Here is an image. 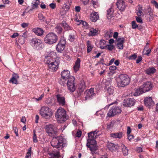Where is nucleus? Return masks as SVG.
<instances>
[{
	"instance_id": "nucleus-45",
	"label": "nucleus",
	"mask_w": 158,
	"mask_h": 158,
	"mask_svg": "<svg viewBox=\"0 0 158 158\" xmlns=\"http://www.w3.org/2000/svg\"><path fill=\"white\" fill-rule=\"evenodd\" d=\"M137 57V55L136 53H134L128 57V59L130 60H134Z\"/></svg>"
},
{
	"instance_id": "nucleus-54",
	"label": "nucleus",
	"mask_w": 158,
	"mask_h": 158,
	"mask_svg": "<svg viewBox=\"0 0 158 158\" xmlns=\"http://www.w3.org/2000/svg\"><path fill=\"white\" fill-rule=\"evenodd\" d=\"M112 32H107L105 34V36L107 37L108 38H110L112 35Z\"/></svg>"
},
{
	"instance_id": "nucleus-38",
	"label": "nucleus",
	"mask_w": 158,
	"mask_h": 158,
	"mask_svg": "<svg viewBox=\"0 0 158 158\" xmlns=\"http://www.w3.org/2000/svg\"><path fill=\"white\" fill-rule=\"evenodd\" d=\"M40 2L39 0H35L34 2H33L32 3V9H31L30 10H31L35 8H37L38 5L39 4Z\"/></svg>"
},
{
	"instance_id": "nucleus-61",
	"label": "nucleus",
	"mask_w": 158,
	"mask_h": 158,
	"mask_svg": "<svg viewBox=\"0 0 158 158\" xmlns=\"http://www.w3.org/2000/svg\"><path fill=\"white\" fill-rule=\"evenodd\" d=\"M56 4L54 3H51L49 5V6L52 9H54L56 7Z\"/></svg>"
},
{
	"instance_id": "nucleus-14",
	"label": "nucleus",
	"mask_w": 158,
	"mask_h": 158,
	"mask_svg": "<svg viewBox=\"0 0 158 158\" xmlns=\"http://www.w3.org/2000/svg\"><path fill=\"white\" fill-rule=\"evenodd\" d=\"M135 102V100L134 98H128L123 101V104L124 106L130 107L134 106Z\"/></svg>"
},
{
	"instance_id": "nucleus-44",
	"label": "nucleus",
	"mask_w": 158,
	"mask_h": 158,
	"mask_svg": "<svg viewBox=\"0 0 158 158\" xmlns=\"http://www.w3.org/2000/svg\"><path fill=\"white\" fill-rule=\"evenodd\" d=\"M25 40H24L22 37H21L20 36H19V38L18 40V43L19 45H22L23 44Z\"/></svg>"
},
{
	"instance_id": "nucleus-18",
	"label": "nucleus",
	"mask_w": 158,
	"mask_h": 158,
	"mask_svg": "<svg viewBox=\"0 0 158 158\" xmlns=\"http://www.w3.org/2000/svg\"><path fill=\"white\" fill-rule=\"evenodd\" d=\"M56 60V57L55 58H53L51 56H45L44 60V61L45 64H47L48 65L51 63H53L54 61Z\"/></svg>"
},
{
	"instance_id": "nucleus-32",
	"label": "nucleus",
	"mask_w": 158,
	"mask_h": 158,
	"mask_svg": "<svg viewBox=\"0 0 158 158\" xmlns=\"http://www.w3.org/2000/svg\"><path fill=\"white\" fill-rule=\"evenodd\" d=\"M123 135V133L122 132H120L119 133H112L110 134V136L111 137L117 138H118L119 139H121Z\"/></svg>"
},
{
	"instance_id": "nucleus-1",
	"label": "nucleus",
	"mask_w": 158,
	"mask_h": 158,
	"mask_svg": "<svg viewBox=\"0 0 158 158\" xmlns=\"http://www.w3.org/2000/svg\"><path fill=\"white\" fill-rule=\"evenodd\" d=\"M101 134V133L97 130L88 133L86 146L89 149L92 154L96 153L98 149L96 145V141L95 139Z\"/></svg>"
},
{
	"instance_id": "nucleus-25",
	"label": "nucleus",
	"mask_w": 158,
	"mask_h": 158,
	"mask_svg": "<svg viewBox=\"0 0 158 158\" xmlns=\"http://www.w3.org/2000/svg\"><path fill=\"white\" fill-rule=\"evenodd\" d=\"M19 78L18 74L15 73H13L12 74V77L10 80V81L15 84H18L17 79Z\"/></svg>"
},
{
	"instance_id": "nucleus-13",
	"label": "nucleus",
	"mask_w": 158,
	"mask_h": 158,
	"mask_svg": "<svg viewBox=\"0 0 158 158\" xmlns=\"http://www.w3.org/2000/svg\"><path fill=\"white\" fill-rule=\"evenodd\" d=\"M116 5L119 10L123 11L125 10L126 5L123 0H117Z\"/></svg>"
},
{
	"instance_id": "nucleus-57",
	"label": "nucleus",
	"mask_w": 158,
	"mask_h": 158,
	"mask_svg": "<svg viewBox=\"0 0 158 158\" xmlns=\"http://www.w3.org/2000/svg\"><path fill=\"white\" fill-rule=\"evenodd\" d=\"M147 11L148 14L152 13L153 12V10L149 6H148Z\"/></svg>"
},
{
	"instance_id": "nucleus-50",
	"label": "nucleus",
	"mask_w": 158,
	"mask_h": 158,
	"mask_svg": "<svg viewBox=\"0 0 158 158\" xmlns=\"http://www.w3.org/2000/svg\"><path fill=\"white\" fill-rule=\"evenodd\" d=\"M138 26L136 24L135 22L133 21L132 22V27L133 29H135L137 28Z\"/></svg>"
},
{
	"instance_id": "nucleus-11",
	"label": "nucleus",
	"mask_w": 158,
	"mask_h": 158,
	"mask_svg": "<svg viewBox=\"0 0 158 158\" xmlns=\"http://www.w3.org/2000/svg\"><path fill=\"white\" fill-rule=\"evenodd\" d=\"M65 40L64 38H61L56 47V49L57 51L59 52H62L65 48Z\"/></svg>"
},
{
	"instance_id": "nucleus-59",
	"label": "nucleus",
	"mask_w": 158,
	"mask_h": 158,
	"mask_svg": "<svg viewBox=\"0 0 158 158\" xmlns=\"http://www.w3.org/2000/svg\"><path fill=\"white\" fill-rule=\"evenodd\" d=\"M13 130H14V131L15 134L16 136H19V134L18 133V130L17 129V128L16 127H14Z\"/></svg>"
},
{
	"instance_id": "nucleus-41",
	"label": "nucleus",
	"mask_w": 158,
	"mask_h": 158,
	"mask_svg": "<svg viewBox=\"0 0 158 158\" xmlns=\"http://www.w3.org/2000/svg\"><path fill=\"white\" fill-rule=\"evenodd\" d=\"M106 41L104 40H101L100 42V47L102 49H105L106 48V46H104Z\"/></svg>"
},
{
	"instance_id": "nucleus-46",
	"label": "nucleus",
	"mask_w": 158,
	"mask_h": 158,
	"mask_svg": "<svg viewBox=\"0 0 158 158\" xmlns=\"http://www.w3.org/2000/svg\"><path fill=\"white\" fill-rule=\"evenodd\" d=\"M31 148L30 147L28 149V151L27 153L26 156H25L26 158H30L31 156Z\"/></svg>"
},
{
	"instance_id": "nucleus-26",
	"label": "nucleus",
	"mask_w": 158,
	"mask_h": 158,
	"mask_svg": "<svg viewBox=\"0 0 158 158\" xmlns=\"http://www.w3.org/2000/svg\"><path fill=\"white\" fill-rule=\"evenodd\" d=\"M61 76L62 77L66 78L68 80L69 78L71 77L70 76V72L68 70H64L61 73Z\"/></svg>"
},
{
	"instance_id": "nucleus-8",
	"label": "nucleus",
	"mask_w": 158,
	"mask_h": 158,
	"mask_svg": "<svg viewBox=\"0 0 158 158\" xmlns=\"http://www.w3.org/2000/svg\"><path fill=\"white\" fill-rule=\"evenodd\" d=\"M40 114L41 116L46 119L49 118L52 115L51 110L46 106H43L41 108Z\"/></svg>"
},
{
	"instance_id": "nucleus-55",
	"label": "nucleus",
	"mask_w": 158,
	"mask_h": 158,
	"mask_svg": "<svg viewBox=\"0 0 158 158\" xmlns=\"http://www.w3.org/2000/svg\"><path fill=\"white\" fill-rule=\"evenodd\" d=\"M136 19L138 23H143L142 19L140 17L136 16Z\"/></svg>"
},
{
	"instance_id": "nucleus-7",
	"label": "nucleus",
	"mask_w": 158,
	"mask_h": 158,
	"mask_svg": "<svg viewBox=\"0 0 158 158\" xmlns=\"http://www.w3.org/2000/svg\"><path fill=\"white\" fill-rule=\"evenodd\" d=\"M31 43L34 48L37 50H41L44 47V45L42 41L36 38H33L31 40Z\"/></svg>"
},
{
	"instance_id": "nucleus-34",
	"label": "nucleus",
	"mask_w": 158,
	"mask_h": 158,
	"mask_svg": "<svg viewBox=\"0 0 158 158\" xmlns=\"http://www.w3.org/2000/svg\"><path fill=\"white\" fill-rule=\"evenodd\" d=\"M62 26L66 30H73L72 27H70L68 25L65 21H63L62 22Z\"/></svg>"
},
{
	"instance_id": "nucleus-24",
	"label": "nucleus",
	"mask_w": 158,
	"mask_h": 158,
	"mask_svg": "<svg viewBox=\"0 0 158 158\" xmlns=\"http://www.w3.org/2000/svg\"><path fill=\"white\" fill-rule=\"evenodd\" d=\"M80 59L79 58H77L73 67L74 70L75 72H76L79 70L80 67Z\"/></svg>"
},
{
	"instance_id": "nucleus-6",
	"label": "nucleus",
	"mask_w": 158,
	"mask_h": 158,
	"mask_svg": "<svg viewBox=\"0 0 158 158\" xmlns=\"http://www.w3.org/2000/svg\"><path fill=\"white\" fill-rule=\"evenodd\" d=\"M57 40V36L53 32L48 33L46 35L44 39L45 43L49 44H52L56 43Z\"/></svg>"
},
{
	"instance_id": "nucleus-56",
	"label": "nucleus",
	"mask_w": 158,
	"mask_h": 158,
	"mask_svg": "<svg viewBox=\"0 0 158 158\" xmlns=\"http://www.w3.org/2000/svg\"><path fill=\"white\" fill-rule=\"evenodd\" d=\"M19 36L21 37H22V38L25 40V38L27 37V33L26 32H24L22 35H20Z\"/></svg>"
},
{
	"instance_id": "nucleus-40",
	"label": "nucleus",
	"mask_w": 158,
	"mask_h": 158,
	"mask_svg": "<svg viewBox=\"0 0 158 158\" xmlns=\"http://www.w3.org/2000/svg\"><path fill=\"white\" fill-rule=\"evenodd\" d=\"M52 98H46L45 102L48 106H52L54 104V103L52 102Z\"/></svg>"
},
{
	"instance_id": "nucleus-52",
	"label": "nucleus",
	"mask_w": 158,
	"mask_h": 158,
	"mask_svg": "<svg viewBox=\"0 0 158 158\" xmlns=\"http://www.w3.org/2000/svg\"><path fill=\"white\" fill-rule=\"evenodd\" d=\"M33 141L34 143H37L38 141L37 137L35 133V131H34V133L33 138Z\"/></svg>"
},
{
	"instance_id": "nucleus-36",
	"label": "nucleus",
	"mask_w": 158,
	"mask_h": 158,
	"mask_svg": "<svg viewBox=\"0 0 158 158\" xmlns=\"http://www.w3.org/2000/svg\"><path fill=\"white\" fill-rule=\"evenodd\" d=\"M87 52L89 53L92 51L93 48V46L91 44L90 41L89 40L87 41Z\"/></svg>"
},
{
	"instance_id": "nucleus-33",
	"label": "nucleus",
	"mask_w": 158,
	"mask_h": 158,
	"mask_svg": "<svg viewBox=\"0 0 158 158\" xmlns=\"http://www.w3.org/2000/svg\"><path fill=\"white\" fill-rule=\"evenodd\" d=\"M121 147L122 149V152L123 155L124 156L127 155L128 154V150L127 148V147L123 144H122Z\"/></svg>"
},
{
	"instance_id": "nucleus-2",
	"label": "nucleus",
	"mask_w": 158,
	"mask_h": 158,
	"mask_svg": "<svg viewBox=\"0 0 158 158\" xmlns=\"http://www.w3.org/2000/svg\"><path fill=\"white\" fill-rule=\"evenodd\" d=\"M130 81V79L126 74H121L117 79V84L118 87H124L129 83Z\"/></svg>"
},
{
	"instance_id": "nucleus-4",
	"label": "nucleus",
	"mask_w": 158,
	"mask_h": 158,
	"mask_svg": "<svg viewBox=\"0 0 158 158\" xmlns=\"http://www.w3.org/2000/svg\"><path fill=\"white\" fill-rule=\"evenodd\" d=\"M53 138L51 142L52 146L57 148L63 147V138L61 136L57 137L53 136Z\"/></svg>"
},
{
	"instance_id": "nucleus-5",
	"label": "nucleus",
	"mask_w": 158,
	"mask_h": 158,
	"mask_svg": "<svg viewBox=\"0 0 158 158\" xmlns=\"http://www.w3.org/2000/svg\"><path fill=\"white\" fill-rule=\"evenodd\" d=\"M45 129L49 136H54L57 134L58 130L56 127L52 124H49L46 125Z\"/></svg>"
},
{
	"instance_id": "nucleus-35",
	"label": "nucleus",
	"mask_w": 158,
	"mask_h": 158,
	"mask_svg": "<svg viewBox=\"0 0 158 158\" xmlns=\"http://www.w3.org/2000/svg\"><path fill=\"white\" fill-rule=\"evenodd\" d=\"M62 25L60 24H58L55 27V31L58 34H60L63 30V29L61 27Z\"/></svg>"
},
{
	"instance_id": "nucleus-15",
	"label": "nucleus",
	"mask_w": 158,
	"mask_h": 158,
	"mask_svg": "<svg viewBox=\"0 0 158 158\" xmlns=\"http://www.w3.org/2000/svg\"><path fill=\"white\" fill-rule=\"evenodd\" d=\"M85 94L86 95L85 97V100H86L92 98V97L95 95V93H94V89L93 88H90L88 90H87L85 92Z\"/></svg>"
},
{
	"instance_id": "nucleus-42",
	"label": "nucleus",
	"mask_w": 158,
	"mask_h": 158,
	"mask_svg": "<svg viewBox=\"0 0 158 158\" xmlns=\"http://www.w3.org/2000/svg\"><path fill=\"white\" fill-rule=\"evenodd\" d=\"M66 80L67 79L66 78L61 77V78L60 79L59 82L60 84L64 86L66 84Z\"/></svg>"
},
{
	"instance_id": "nucleus-16",
	"label": "nucleus",
	"mask_w": 158,
	"mask_h": 158,
	"mask_svg": "<svg viewBox=\"0 0 158 158\" xmlns=\"http://www.w3.org/2000/svg\"><path fill=\"white\" fill-rule=\"evenodd\" d=\"M152 88V84L150 82L148 81L145 82L141 88L144 93L151 90Z\"/></svg>"
},
{
	"instance_id": "nucleus-51",
	"label": "nucleus",
	"mask_w": 158,
	"mask_h": 158,
	"mask_svg": "<svg viewBox=\"0 0 158 158\" xmlns=\"http://www.w3.org/2000/svg\"><path fill=\"white\" fill-rule=\"evenodd\" d=\"M117 41L118 42V43L123 44L124 41V38L123 37L118 38Z\"/></svg>"
},
{
	"instance_id": "nucleus-17",
	"label": "nucleus",
	"mask_w": 158,
	"mask_h": 158,
	"mask_svg": "<svg viewBox=\"0 0 158 158\" xmlns=\"http://www.w3.org/2000/svg\"><path fill=\"white\" fill-rule=\"evenodd\" d=\"M144 104L146 106L150 108L154 104V102L152 100L151 97H147L144 99Z\"/></svg>"
},
{
	"instance_id": "nucleus-31",
	"label": "nucleus",
	"mask_w": 158,
	"mask_h": 158,
	"mask_svg": "<svg viewBox=\"0 0 158 158\" xmlns=\"http://www.w3.org/2000/svg\"><path fill=\"white\" fill-rule=\"evenodd\" d=\"M98 30L93 28H91L89 30V32L88 33V35L90 36H95L98 34Z\"/></svg>"
},
{
	"instance_id": "nucleus-62",
	"label": "nucleus",
	"mask_w": 158,
	"mask_h": 158,
	"mask_svg": "<svg viewBox=\"0 0 158 158\" xmlns=\"http://www.w3.org/2000/svg\"><path fill=\"white\" fill-rule=\"evenodd\" d=\"M116 69V67L115 66H112L110 67L109 69L111 71L115 70Z\"/></svg>"
},
{
	"instance_id": "nucleus-37",
	"label": "nucleus",
	"mask_w": 158,
	"mask_h": 158,
	"mask_svg": "<svg viewBox=\"0 0 158 158\" xmlns=\"http://www.w3.org/2000/svg\"><path fill=\"white\" fill-rule=\"evenodd\" d=\"M142 9L141 6L139 5L138 8L136 10V13L137 15L139 16H141L142 14Z\"/></svg>"
},
{
	"instance_id": "nucleus-47",
	"label": "nucleus",
	"mask_w": 158,
	"mask_h": 158,
	"mask_svg": "<svg viewBox=\"0 0 158 158\" xmlns=\"http://www.w3.org/2000/svg\"><path fill=\"white\" fill-rule=\"evenodd\" d=\"M38 17L39 19L41 21H45V17H44L42 14H39Z\"/></svg>"
},
{
	"instance_id": "nucleus-64",
	"label": "nucleus",
	"mask_w": 158,
	"mask_h": 158,
	"mask_svg": "<svg viewBox=\"0 0 158 158\" xmlns=\"http://www.w3.org/2000/svg\"><path fill=\"white\" fill-rule=\"evenodd\" d=\"M28 25V24L27 23H24L21 24L22 27L24 28L26 27H27Z\"/></svg>"
},
{
	"instance_id": "nucleus-10",
	"label": "nucleus",
	"mask_w": 158,
	"mask_h": 158,
	"mask_svg": "<svg viewBox=\"0 0 158 158\" xmlns=\"http://www.w3.org/2000/svg\"><path fill=\"white\" fill-rule=\"evenodd\" d=\"M121 108L117 106H113L109 111L107 115L109 117L114 116L118 114L121 112Z\"/></svg>"
},
{
	"instance_id": "nucleus-19",
	"label": "nucleus",
	"mask_w": 158,
	"mask_h": 158,
	"mask_svg": "<svg viewBox=\"0 0 158 158\" xmlns=\"http://www.w3.org/2000/svg\"><path fill=\"white\" fill-rule=\"evenodd\" d=\"M99 18V16L98 12H93L90 15L89 19L91 21L95 22Z\"/></svg>"
},
{
	"instance_id": "nucleus-12",
	"label": "nucleus",
	"mask_w": 158,
	"mask_h": 158,
	"mask_svg": "<svg viewBox=\"0 0 158 158\" xmlns=\"http://www.w3.org/2000/svg\"><path fill=\"white\" fill-rule=\"evenodd\" d=\"M60 61L59 58L58 57H56V60L54 61L53 63H51L48 65L49 71L52 72L56 71L58 68Z\"/></svg>"
},
{
	"instance_id": "nucleus-48",
	"label": "nucleus",
	"mask_w": 158,
	"mask_h": 158,
	"mask_svg": "<svg viewBox=\"0 0 158 158\" xmlns=\"http://www.w3.org/2000/svg\"><path fill=\"white\" fill-rule=\"evenodd\" d=\"M151 2L156 8L158 9V3L156 1L152 0L151 1Z\"/></svg>"
},
{
	"instance_id": "nucleus-21",
	"label": "nucleus",
	"mask_w": 158,
	"mask_h": 158,
	"mask_svg": "<svg viewBox=\"0 0 158 158\" xmlns=\"http://www.w3.org/2000/svg\"><path fill=\"white\" fill-rule=\"evenodd\" d=\"M114 12V9L111 7L107 10V18L108 19L111 20L114 19L113 14Z\"/></svg>"
},
{
	"instance_id": "nucleus-53",
	"label": "nucleus",
	"mask_w": 158,
	"mask_h": 158,
	"mask_svg": "<svg viewBox=\"0 0 158 158\" xmlns=\"http://www.w3.org/2000/svg\"><path fill=\"white\" fill-rule=\"evenodd\" d=\"M117 46L118 48L120 49H122L123 48V44L122 43H118Z\"/></svg>"
},
{
	"instance_id": "nucleus-58",
	"label": "nucleus",
	"mask_w": 158,
	"mask_h": 158,
	"mask_svg": "<svg viewBox=\"0 0 158 158\" xmlns=\"http://www.w3.org/2000/svg\"><path fill=\"white\" fill-rule=\"evenodd\" d=\"M82 132L80 131H78L76 133V136L80 137L81 135Z\"/></svg>"
},
{
	"instance_id": "nucleus-60",
	"label": "nucleus",
	"mask_w": 158,
	"mask_h": 158,
	"mask_svg": "<svg viewBox=\"0 0 158 158\" xmlns=\"http://www.w3.org/2000/svg\"><path fill=\"white\" fill-rule=\"evenodd\" d=\"M142 60V58L141 56H139L138 57V59H137L136 60V63H139V62H140Z\"/></svg>"
},
{
	"instance_id": "nucleus-9",
	"label": "nucleus",
	"mask_w": 158,
	"mask_h": 158,
	"mask_svg": "<svg viewBox=\"0 0 158 158\" xmlns=\"http://www.w3.org/2000/svg\"><path fill=\"white\" fill-rule=\"evenodd\" d=\"M75 78L73 76L71 77L67 81V85L69 90L71 92H73L76 89V86L75 84Z\"/></svg>"
},
{
	"instance_id": "nucleus-22",
	"label": "nucleus",
	"mask_w": 158,
	"mask_h": 158,
	"mask_svg": "<svg viewBox=\"0 0 158 158\" xmlns=\"http://www.w3.org/2000/svg\"><path fill=\"white\" fill-rule=\"evenodd\" d=\"M107 147L110 150L112 151L117 150L119 148V147L118 145H115L111 143L108 144L107 145Z\"/></svg>"
},
{
	"instance_id": "nucleus-23",
	"label": "nucleus",
	"mask_w": 158,
	"mask_h": 158,
	"mask_svg": "<svg viewBox=\"0 0 158 158\" xmlns=\"http://www.w3.org/2000/svg\"><path fill=\"white\" fill-rule=\"evenodd\" d=\"M33 31L36 35L38 36H41L43 34L44 31L41 28L37 27L34 28Z\"/></svg>"
},
{
	"instance_id": "nucleus-3",
	"label": "nucleus",
	"mask_w": 158,
	"mask_h": 158,
	"mask_svg": "<svg viewBox=\"0 0 158 158\" xmlns=\"http://www.w3.org/2000/svg\"><path fill=\"white\" fill-rule=\"evenodd\" d=\"M55 117L58 122L60 123L64 122L67 119L66 112L63 109H58L55 114Z\"/></svg>"
},
{
	"instance_id": "nucleus-20",
	"label": "nucleus",
	"mask_w": 158,
	"mask_h": 158,
	"mask_svg": "<svg viewBox=\"0 0 158 158\" xmlns=\"http://www.w3.org/2000/svg\"><path fill=\"white\" fill-rule=\"evenodd\" d=\"M57 101L59 104L61 106H64L65 104V98L64 97L60 94L56 95Z\"/></svg>"
},
{
	"instance_id": "nucleus-27",
	"label": "nucleus",
	"mask_w": 158,
	"mask_h": 158,
	"mask_svg": "<svg viewBox=\"0 0 158 158\" xmlns=\"http://www.w3.org/2000/svg\"><path fill=\"white\" fill-rule=\"evenodd\" d=\"M70 34L69 36V40L71 42H73L74 41L76 38V31L73 30L69 33Z\"/></svg>"
},
{
	"instance_id": "nucleus-63",
	"label": "nucleus",
	"mask_w": 158,
	"mask_h": 158,
	"mask_svg": "<svg viewBox=\"0 0 158 158\" xmlns=\"http://www.w3.org/2000/svg\"><path fill=\"white\" fill-rule=\"evenodd\" d=\"M148 15L150 16L149 20L150 21H152L153 19V15L152 13L148 14Z\"/></svg>"
},
{
	"instance_id": "nucleus-49",
	"label": "nucleus",
	"mask_w": 158,
	"mask_h": 158,
	"mask_svg": "<svg viewBox=\"0 0 158 158\" xmlns=\"http://www.w3.org/2000/svg\"><path fill=\"white\" fill-rule=\"evenodd\" d=\"M106 48L109 50L112 51L114 49V46L113 45H108L107 46H106Z\"/></svg>"
},
{
	"instance_id": "nucleus-28",
	"label": "nucleus",
	"mask_w": 158,
	"mask_h": 158,
	"mask_svg": "<svg viewBox=\"0 0 158 158\" xmlns=\"http://www.w3.org/2000/svg\"><path fill=\"white\" fill-rule=\"evenodd\" d=\"M49 158H61L59 151L56 152H53L49 154Z\"/></svg>"
},
{
	"instance_id": "nucleus-39",
	"label": "nucleus",
	"mask_w": 158,
	"mask_h": 158,
	"mask_svg": "<svg viewBox=\"0 0 158 158\" xmlns=\"http://www.w3.org/2000/svg\"><path fill=\"white\" fill-rule=\"evenodd\" d=\"M156 70L154 68H150L146 70V73L148 74H153L156 72Z\"/></svg>"
},
{
	"instance_id": "nucleus-30",
	"label": "nucleus",
	"mask_w": 158,
	"mask_h": 158,
	"mask_svg": "<svg viewBox=\"0 0 158 158\" xmlns=\"http://www.w3.org/2000/svg\"><path fill=\"white\" fill-rule=\"evenodd\" d=\"M144 92L143 91L142 88L141 87H140L139 88H138L135 90V93L133 95L136 96H138L142 94Z\"/></svg>"
},
{
	"instance_id": "nucleus-29",
	"label": "nucleus",
	"mask_w": 158,
	"mask_h": 158,
	"mask_svg": "<svg viewBox=\"0 0 158 158\" xmlns=\"http://www.w3.org/2000/svg\"><path fill=\"white\" fill-rule=\"evenodd\" d=\"M85 88V85L84 82L83 81L79 85L78 92H79L80 94H81V93L84 91Z\"/></svg>"
},
{
	"instance_id": "nucleus-43",
	"label": "nucleus",
	"mask_w": 158,
	"mask_h": 158,
	"mask_svg": "<svg viewBox=\"0 0 158 158\" xmlns=\"http://www.w3.org/2000/svg\"><path fill=\"white\" fill-rule=\"evenodd\" d=\"M107 92L109 94H112L114 93V89L112 86L109 87L107 89Z\"/></svg>"
}]
</instances>
